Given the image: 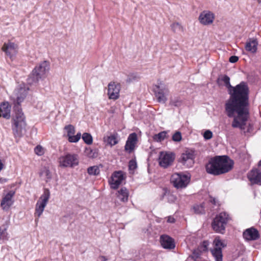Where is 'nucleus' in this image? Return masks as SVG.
Here are the masks:
<instances>
[{"label": "nucleus", "mask_w": 261, "mask_h": 261, "mask_svg": "<svg viewBox=\"0 0 261 261\" xmlns=\"http://www.w3.org/2000/svg\"><path fill=\"white\" fill-rule=\"evenodd\" d=\"M103 141L106 145L112 147L118 143V135L117 133H114L105 136L103 138Z\"/></svg>", "instance_id": "obj_23"}, {"label": "nucleus", "mask_w": 261, "mask_h": 261, "mask_svg": "<svg viewBox=\"0 0 261 261\" xmlns=\"http://www.w3.org/2000/svg\"><path fill=\"white\" fill-rule=\"evenodd\" d=\"M175 159L174 153L167 152H162L160 153L159 158V164L161 167L167 168L170 166Z\"/></svg>", "instance_id": "obj_15"}, {"label": "nucleus", "mask_w": 261, "mask_h": 261, "mask_svg": "<svg viewBox=\"0 0 261 261\" xmlns=\"http://www.w3.org/2000/svg\"><path fill=\"white\" fill-rule=\"evenodd\" d=\"M258 42L256 39L251 38L247 40L246 43L245 49L247 51L255 53L257 49Z\"/></svg>", "instance_id": "obj_26"}, {"label": "nucleus", "mask_w": 261, "mask_h": 261, "mask_svg": "<svg viewBox=\"0 0 261 261\" xmlns=\"http://www.w3.org/2000/svg\"><path fill=\"white\" fill-rule=\"evenodd\" d=\"M238 60H239V58L238 57L235 56H232L229 58V61L230 62L234 63L237 62L238 61Z\"/></svg>", "instance_id": "obj_43"}, {"label": "nucleus", "mask_w": 261, "mask_h": 261, "mask_svg": "<svg viewBox=\"0 0 261 261\" xmlns=\"http://www.w3.org/2000/svg\"><path fill=\"white\" fill-rule=\"evenodd\" d=\"M172 140L174 142H179L182 139L181 134L179 132H176L172 136Z\"/></svg>", "instance_id": "obj_40"}, {"label": "nucleus", "mask_w": 261, "mask_h": 261, "mask_svg": "<svg viewBox=\"0 0 261 261\" xmlns=\"http://www.w3.org/2000/svg\"><path fill=\"white\" fill-rule=\"evenodd\" d=\"M209 245V243L208 241H203L201 244L199 246L197 250H194L193 253V257L196 258H198L199 256L200 255L199 252H204L207 250V247Z\"/></svg>", "instance_id": "obj_28"}, {"label": "nucleus", "mask_w": 261, "mask_h": 261, "mask_svg": "<svg viewBox=\"0 0 261 261\" xmlns=\"http://www.w3.org/2000/svg\"><path fill=\"white\" fill-rule=\"evenodd\" d=\"M160 241L162 247L164 249L171 250L175 247L174 240L168 235L161 236Z\"/></svg>", "instance_id": "obj_18"}, {"label": "nucleus", "mask_w": 261, "mask_h": 261, "mask_svg": "<svg viewBox=\"0 0 261 261\" xmlns=\"http://www.w3.org/2000/svg\"><path fill=\"white\" fill-rule=\"evenodd\" d=\"M87 172L91 175H97L99 174L100 170L97 166H93L88 168Z\"/></svg>", "instance_id": "obj_32"}, {"label": "nucleus", "mask_w": 261, "mask_h": 261, "mask_svg": "<svg viewBox=\"0 0 261 261\" xmlns=\"http://www.w3.org/2000/svg\"><path fill=\"white\" fill-rule=\"evenodd\" d=\"M11 106L8 102H3L0 105V117L6 119L10 118Z\"/></svg>", "instance_id": "obj_24"}, {"label": "nucleus", "mask_w": 261, "mask_h": 261, "mask_svg": "<svg viewBox=\"0 0 261 261\" xmlns=\"http://www.w3.org/2000/svg\"><path fill=\"white\" fill-rule=\"evenodd\" d=\"M15 114L12 119V129L15 138H21L26 132L27 123L21 109L14 108Z\"/></svg>", "instance_id": "obj_3"}, {"label": "nucleus", "mask_w": 261, "mask_h": 261, "mask_svg": "<svg viewBox=\"0 0 261 261\" xmlns=\"http://www.w3.org/2000/svg\"><path fill=\"white\" fill-rule=\"evenodd\" d=\"M215 18V14L210 10L202 11L198 17L199 22L203 25H210L213 24Z\"/></svg>", "instance_id": "obj_14"}, {"label": "nucleus", "mask_w": 261, "mask_h": 261, "mask_svg": "<svg viewBox=\"0 0 261 261\" xmlns=\"http://www.w3.org/2000/svg\"><path fill=\"white\" fill-rule=\"evenodd\" d=\"M14 195L15 192L10 191L3 197L1 203V206L4 211H9L10 207L13 205L14 203L13 197Z\"/></svg>", "instance_id": "obj_17"}, {"label": "nucleus", "mask_w": 261, "mask_h": 261, "mask_svg": "<svg viewBox=\"0 0 261 261\" xmlns=\"http://www.w3.org/2000/svg\"><path fill=\"white\" fill-rule=\"evenodd\" d=\"M64 129L67 132L68 137L71 135H74L75 132L74 127L71 124L65 126Z\"/></svg>", "instance_id": "obj_33"}, {"label": "nucleus", "mask_w": 261, "mask_h": 261, "mask_svg": "<svg viewBox=\"0 0 261 261\" xmlns=\"http://www.w3.org/2000/svg\"><path fill=\"white\" fill-rule=\"evenodd\" d=\"M82 139L84 142L88 145H90L93 142L92 137L89 133H84L82 135Z\"/></svg>", "instance_id": "obj_31"}, {"label": "nucleus", "mask_w": 261, "mask_h": 261, "mask_svg": "<svg viewBox=\"0 0 261 261\" xmlns=\"http://www.w3.org/2000/svg\"><path fill=\"white\" fill-rule=\"evenodd\" d=\"M233 162L227 156H216L211 159L206 165L208 173L218 175L230 171L233 166Z\"/></svg>", "instance_id": "obj_2"}, {"label": "nucleus", "mask_w": 261, "mask_h": 261, "mask_svg": "<svg viewBox=\"0 0 261 261\" xmlns=\"http://www.w3.org/2000/svg\"><path fill=\"white\" fill-rule=\"evenodd\" d=\"M85 153L86 155L91 158H95L97 155V153L95 151H94L90 148H86L85 150Z\"/></svg>", "instance_id": "obj_38"}, {"label": "nucleus", "mask_w": 261, "mask_h": 261, "mask_svg": "<svg viewBox=\"0 0 261 261\" xmlns=\"http://www.w3.org/2000/svg\"><path fill=\"white\" fill-rule=\"evenodd\" d=\"M259 167H261V161L258 163Z\"/></svg>", "instance_id": "obj_50"}, {"label": "nucleus", "mask_w": 261, "mask_h": 261, "mask_svg": "<svg viewBox=\"0 0 261 261\" xmlns=\"http://www.w3.org/2000/svg\"><path fill=\"white\" fill-rule=\"evenodd\" d=\"M99 258L101 261H107L108 260L107 258L105 256H100Z\"/></svg>", "instance_id": "obj_46"}, {"label": "nucleus", "mask_w": 261, "mask_h": 261, "mask_svg": "<svg viewBox=\"0 0 261 261\" xmlns=\"http://www.w3.org/2000/svg\"><path fill=\"white\" fill-rule=\"evenodd\" d=\"M172 31L175 33H179L184 31L183 27L180 23L177 22L172 23L171 25Z\"/></svg>", "instance_id": "obj_29"}, {"label": "nucleus", "mask_w": 261, "mask_h": 261, "mask_svg": "<svg viewBox=\"0 0 261 261\" xmlns=\"http://www.w3.org/2000/svg\"><path fill=\"white\" fill-rule=\"evenodd\" d=\"M214 248L211 250L216 261H222V249L226 246L224 241L219 238H216L214 241Z\"/></svg>", "instance_id": "obj_11"}, {"label": "nucleus", "mask_w": 261, "mask_h": 261, "mask_svg": "<svg viewBox=\"0 0 261 261\" xmlns=\"http://www.w3.org/2000/svg\"><path fill=\"white\" fill-rule=\"evenodd\" d=\"M34 152L37 155L41 156L44 154L45 149L39 145L34 148Z\"/></svg>", "instance_id": "obj_36"}, {"label": "nucleus", "mask_w": 261, "mask_h": 261, "mask_svg": "<svg viewBox=\"0 0 261 261\" xmlns=\"http://www.w3.org/2000/svg\"><path fill=\"white\" fill-rule=\"evenodd\" d=\"M190 177L187 175L174 173L172 175L171 181L177 188H184L189 184Z\"/></svg>", "instance_id": "obj_10"}, {"label": "nucleus", "mask_w": 261, "mask_h": 261, "mask_svg": "<svg viewBox=\"0 0 261 261\" xmlns=\"http://www.w3.org/2000/svg\"><path fill=\"white\" fill-rule=\"evenodd\" d=\"M121 85L120 83L112 81L108 85V96L110 99L116 100L119 98Z\"/></svg>", "instance_id": "obj_12"}, {"label": "nucleus", "mask_w": 261, "mask_h": 261, "mask_svg": "<svg viewBox=\"0 0 261 261\" xmlns=\"http://www.w3.org/2000/svg\"><path fill=\"white\" fill-rule=\"evenodd\" d=\"M203 137L205 140L211 139L213 137V133L210 130H206L203 134Z\"/></svg>", "instance_id": "obj_41"}, {"label": "nucleus", "mask_w": 261, "mask_h": 261, "mask_svg": "<svg viewBox=\"0 0 261 261\" xmlns=\"http://www.w3.org/2000/svg\"><path fill=\"white\" fill-rule=\"evenodd\" d=\"M219 80L228 88L230 95L226 101L225 108L228 117H233L231 125L233 128L244 129L249 117L248 86L242 82L232 87L230 78L226 75L221 76Z\"/></svg>", "instance_id": "obj_1"}, {"label": "nucleus", "mask_w": 261, "mask_h": 261, "mask_svg": "<svg viewBox=\"0 0 261 261\" xmlns=\"http://www.w3.org/2000/svg\"><path fill=\"white\" fill-rule=\"evenodd\" d=\"M138 141L137 134L135 133L130 134L127 138L125 145V150L129 153L135 149Z\"/></svg>", "instance_id": "obj_19"}, {"label": "nucleus", "mask_w": 261, "mask_h": 261, "mask_svg": "<svg viewBox=\"0 0 261 261\" xmlns=\"http://www.w3.org/2000/svg\"><path fill=\"white\" fill-rule=\"evenodd\" d=\"M49 70V63L48 62L44 61L37 65L33 70L31 77L29 79L30 81L32 79V82H29L30 84L37 82L39 79L44 77L46 73Z\"/></svg>", "instance_id": "obj_4"}, {"label": "nucleus", "mask_w": 261, "mask_h": 261, "mask_svg": "<svg viewBox=\"0 0 261 261\" xmlns=\"http://www.w3.org/2000/svg\"><path fill=\"white\" fill-rule=\"evenodd\" d=\"M8 240V233L5 228H0V242Z\"/></svg>", "instance_id": "obj_35"}, {"label": "nucleus", "mask_w": 261, "mask_h": 261, "mask_svg": "<svg viewBox=\"0 0 261 261\" xmlns=\"http://www.w3.org/2000/svg\"><path fill=\"white\" fill-rule=\"evenodd\" d=\"M168 198H169V200L170 201H171V202H174L175 200V199H176L174 195H169Z\"/></svg>", "instance_id": "obj_45"}, {"label": "nucleus", "mask_w": 261, "mask_h": 261, "mask_svg": "<svg viewBox=\"0 0 261 261\" xmlns=\"http://www.w3.org/2000/svg\"><path fill=\"white\" fill-rule=\"evenodd\" d=\"M116 195L120 201L126 202L128 199L129 192L125 187H122L117 191Z\"/></svg>", "instance_id": "obj_25"}, {"label": "nucleus", "mask_w": 261, "mask_h": 261, "mask_svg": "<svg viewBox=\"0 0 261 261\" xmlns=\"http://www.w3.org/2000/svg\"><path fill=\"white\" fill-rule=\"evenodd\" d=\"M195 151L192 149H186L181 154L178 162L186 168L192 167L195 163Z\"/></svg>", "instance_id": "obj_8"}, {"label": "nucleus", "mask_w": 261, "mask_h": 261, "mask_svg": "<svg viewBox=\"0 0 261 261\" xmlns=\"http://www.w3.org/2000/svg\"><path fill=\"white\" fill-rule=\"evenodd\" d=\"M81 137L80 133H77L76 135H71L68 137V140L70 142L76 143L79 141Z\"/></svg>", "instance_id": "obj_34"}, {"label": "nucleus", "mask_w": 261, "mask_h": 261, "mask_svg": "<svg viewBox=\"0 0 261 261\" xmlns=\"http://www.w3.org/2000/svg\"><path fill=\"white\" fill-rule=\"evenodd\" d=\"M167 137V132L163 131L153 136V140L157 142L163 141Z\"/></svg>", "instance_id": "obj_30"}, {"label": "nucleus", "mask_w": 261, "mask_h": 261, "mask_svg": "<svg viewBox=\"0 0 261 261\" xmlns=\"http://www.w3.org/2000/svg\"><path fill=\"white\" fill-rule=\"evenodd\" d=\"M58 161L61 167H73L79 164L77 155L75 154L68 153L62 155L59 158Z\"/></svg>", "instance_id": "obj_9"}, {"label": "nucleus", "mask_w": 261, "mask_h": 261, "mask_svg": "<svg viewBox=\"0 0 261 261\" xmlns=\"http://www.w3.org/2000/svg\"><path fill=\"white\" fill-rule=\"evenodd\" d=\"M124 179V176L122 171L115 172L112 175L111 179L109 181L111 188L113 189H117Z\"/></svg>", "instance_id": "obj_16"}, {"label": "nucleus", "mask_w": 261, "mask_h": 261, "mask_svg": "<svg viewBox=\"0 0 261 261\" xmlns=\"http://www.w3.org/2000/svg\"><path fill=\"white\" fill-rule=\"evenodd\" d=\"M229 219V217L227 214L225 212L220 213L216 216L212 222L213 229L216 232L223 234Z\"/></svg>", "instance_id": "obj_5"}, {"label": "nucleus", "mask_w": 261, "mask_h": 261, "mask_svg": "<svg viewBox=\"0 0 261 261\" xmlns=\"http://www.w3.org/2000/svg\"><path fill=\"white\" fill-rule=\"evenodd\" d=\"M249 180L252 184L261 185V171L257 169H253L247 175Z\"/></svg>", "instance_id": "obj_21"}, {"label": "nucleus", "mask_w": 261, "mask_h": 261, "mask_svg": "<svg viewBox=\"0 0 261 261\" xmlns=\"http://www.w3.org/2000/svg\"><path fill=\"white\" fill-rule=\"evenodd\" d=\"M167 222L169 223H174L175 222V219L173 217L169 216L167 218Z\"/></svg>", "instance_id": "obj_44"}, {"label": "nucleus", "mask_w": 261, "mask_h": 261, "mask_svg": "<svg viewBox=\"0 0 261 261\" xmlns=\"http://www.w3.org/2000/svg\"><path fill=\"white\" fill-rule=\"evenodd\" d=\"M129 169L130 170H134L137 168V163L135 160H130L129 162Z\"/></svg>", "instance_id": "obj_42"}, {"label": "nucleus", "mask_w": 261, "mask_h": 261, "mask_svg": "<svg viewBox=\"0 0 261 261\" xmlns=\"http://www.w3.org/2000/svg\"><path fill=\"white\" fill-rule=\"evenodd\" d=\"M29 88L24 84H20L16 88L12 96V99L14 104V108H19V106L25 98Z\"/></svg>", "instance_id": "obj_7"}, {"label": "nucleus", "mask_w": 261, "mask_h": 261, "mask_svg": "<svg viewBox=\"0 0 261 261\" xmlns=\"http://www.w3.org/2000/svg\"><path fill=\"white\" fill-rule=\"evenodd\" d=\"M130 81H131V79L130 78H129L127 80V82H130Z\"/></svg>", "instance_id": "obj_51"}, {"label": "nucleus", "mask_w": 261, "mask_h": 261, "mask_svg": "<svg viewBox=\"0 0 261 261\" xmlns=\"http://www.w3.org/2000/svg\"><path fill=\"white\" fill-rule=\"evenodd\" d=\"M50 193L49 189H44L43 194L39 197L35 206V216L38 219L42 214L48 200L50 198Z\"/></svg>", "instance_id": "obj_6"}, {"label": "nucleus", "mask_w": 261, "mask_h": 261, "mask_svg": "<svg viewBox=\"0 0 261 261\" xmlns=\"http://www.w3.org/2000/svg\"><path fill=\"white\" fill-rule=\"evenodd\" d=\"M154 92L158 101L159 102L165 103L167 100V95L169 94V90L166 86L161 84L155 85L154 87Z\"/></svg>", "instance_id": "obj_13"}, {"label": "nucleus", "mask_w": 261, "mask_h": 261, "mask_svg": "<svg viewBox=\"0 0 261 261\" xmlns=\"http://www.w3.org/2000/svg\"><path fill=\"white\" fill-rule=\"evenodd\" d=\"M182 104V101L179 98H175L170 101V105L175 107H180Z\"/></svg>", "instance_id": "obj_39"}, {"label": "nucleus", "mask_w": 261, "mask_h": 261, "mask_svg": "<svg viewBox=\"0 0 261 261\" xmlns=\"http://www.w3.org/2000/svg\"><path fill=\"white\" fill-rule=\"evenodd\" d=\"M129 76L133 79V80H136L138 78V76L134 74H131L129 75Z\"/></svg>", "instance_id": "obj_47"}, {"label": "nucleus", "mask_w": 261, "mask_h": 261, "mask_svg": "<svg viewBox=\"0 0 261 261\" xmlns=\"http://www.w3.org/2000/svg\"><path fill=\"white\" fill-rule=\"evenodd\" d=\"M243 237L247 241H254L259 238L258 231L254 227L246 229L243 232Z\"/></svg>", "instance_id": "obj_20"}, {"label": "nucleus", "mask_w": 261, "mask_h": 261, "mask_svg": "<svg viewBox=\"0 0 261 261\" xmlns=\"http://www.w3.org/2000/svg\"><path fill=\"white\" fill-rule=\"evenodd\" d=\"M3 167H4V165L2 163L1 161L0 160V171L2 170V169L3 168Z\"/></svg>", "instance_id": "obj_49"}, {"label": "nucleus", "mask_w": 261, "mask_h": 261, "mask_svg": "<svg viewBox=\"0 0 261 261\" xmlns=\"http://www.w3.org/2000/svg\"><path fill=\"white\" fill-rule=\"evenodd\" d=\"M39 175L46 182L49 181L52 178L51 173L49 167L47 166H43L41 168Z\"/></svg>", "instance_id": "obj_27"}, {"label": "nucleus", "mask_w": 261, "mask_h": 261, "mask_svg": "<svg viewBox=\"0 0 261 261\" xmlns=\"http://www.w3.org/2000/svg\"><path fill=\"white\" fill-rule=\"evenodd\" d=\"M7 181V179L5 178H0V183H3Z\"/></svg>", "instance_id": "obj_48"}, {"label": "nucleus", "mask_w": 261, "mask_h": 261, "mask_svg": "<svg viewBox=\"0 0 261 261\" xmlns=\"http://www.w3.org/2000/svg\"><path fill=\"white\" fill-rule=\"evenodd\" d=\"M193 210L195 213L198 214H202L204 212V208L203 204L195 205Z\"/></svg>", "instance_id": "obj_37"}, {"label": "nucleus", "mask_w": 261, "mask_h": 261, "mask_svg": "<svg viewBox=\"0 0 261 261\" xmlns=\"http://www.w3.org/2000/svg\"><path fill=\"white\" fill-rule=\"evenodd\" d=\"M214 203H215V199H214Z\"/></svg>", "instance_id": "obj_52"}, {"label": "nucleus", "mask_w": 261, "mask_h": 261, "mask_svg": "<svg viewBox=\"0 0 261 261\" xmlns=\"http://www.w3.org/2000/svg\"><path fill=\"white\" fill-rule=\"evenodd\" d=\"M17 45L13 42H8L4 44L2 50L6 54L12 58L17 53Z\"/></svg>", "instance_id": "obj_22"}]
</instances>
